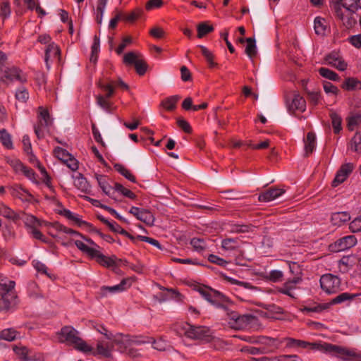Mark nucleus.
<instances>
[{
	"label": "nucleus",
	"instance_id": "1",
	"mask_svg": "<svg viewBox=\"0 0 361 361\" xmlns=\"http://www.w3.org/2000/svg\"><path fill=\"white\" fill-rule=\"evenodd\" d=\"M298 347L302 348L310 347L312 350L327 353L343 360H351L357 356L356 353L353 350L328 343H309L300 340Z\"/></svg>",
	"mask_w": 361,
	"mask_h": 361
},
{
	"label": "nucleus",
	"instance_id": "2",
	"mask_svg": "<svg viewBox=\"0 0 361 361\" xmlns=\"http://www.w3.org/2000/svg\"><path fill=\"white\" fill-rule=\"evenodd\" d=\"M217 307L224 310L225 320L228 327L234 330H243L247 328L255 318L252 314H240L238 312L230 310L224 304H218Z\"/></svg>",
	"mask_w": 361,
	"mask_h": 361
},
{
	"label": "nucleus",
	"instance_id": "3",
	"mask_svg": "<svg viewBox=\"0 0 361 361\" xmlns=\"http://www.w3.org/2000/svg\"><path fill=\"white\" fill-rule=\"evenodd\" d=\"M59 339L61 342L73 345L75 348L80 351L84 353L93 351V348L79 336V332L71 326H66L61 329L59 334Z\"/></svg>",
	"mask_w": 361,
	"mask_h": 361
},
{
	"label": "nucleus",
	"instance_id": "4",
	"mask_svg": "<svg viewBox=\"0 0 361 361\" xmlns=\"http://www.w3.org/2000/svg\"><path fill=\"white\" fill-rule=\"evenodd\" d=\"M38 122L34 126L35 133L38 139L44 137V130L52 125L53 121L47 109L42 106L38 107Z\"/></svg>",
	"mask_w": 361,
	"mask_h": 361
},
{
	"label": "nucleus",
	"instance_id": "5",
	"mask_svg": "<svg viewBox=\"0 0 361 361\" xmlns=\"http://www.w3.org/2000/svg\"><path fill=\"white\" fill-rule=\"evenodd\" d=\"M140 54L133 51H130L123 56V62L126 66L133 65L137 73L139 75H143L147 71V64L145 60L140 59Z\"/></svg>",
	"mask_w": 361,
	"mask_h": 361
},
{
	"label": "nucleus",
	"instance_id": "6",
	"mask_svg": "<svg viewBox=\"0 0 361 361\" xmlns=\"http://www.w3.org/2000/svg\"><path fill=\"white\" fill-rule=\"evenodd\" d=\"M186 337L192 340H201L210 342L212 335L208 327L202 326L190 325L189 330L186 331Z\"/></svg>",
	"mask_w": 361,
	"mask_h": 361
},
{
	"label": "nucleus",
	"instance_id": "7",
	"mask_svg": "<svg viewBox=\"0 0 361 361\" xmlns=\"http://www.w3.org/2000/svg\"><path fill=\"white\" fill-rule=\"evenodd\" d=\"M198 292L209 302L216 305L221 304L220 302H228V298L218 290L208 288L207 287H201L198 288Z\"/></svg>",
	"mask_w": 361,
	"mask_h": 361
},
{
	"label": "nucleus",
	"instance_id": "8",
	"mask_svg": "<svg viewBox=\"0 0 361 361\" xmlns=\"http://www.w3.org/2000/svg\"><path fill=\"white\" fill-rule=\"evenodd\" d=\"M340 279L331 274H324L320 279L321 288L327 293H336L340 287Z\"/></svg>",
	"mask_w": 361,
	"mask_h": 361
},
{
	"label": "nucleus",
	"instance_id": "9",
	"mask_svg": "<svg viewBox=\"0 0 361 361\" xmlns=\"http://www.w3.org/2000/svg\"><path fill=\"white\" fill-rule=\"evenodd\" d=\"M129 213L148 226H152L154 224L155 220L154 216L152 212L147 209L132 207L129 210Z\"/></svg>",
	"mask_w": 361,
	"mask_h": 361
},
{
	"label": "nucleus",
	"instance_id": "10",
	"mask_svg": "<svg viewBox=\"0 0 361 361\" xmlns=\"http://www.w3.org/2000/svg\"><path fill=\"white\" fill-rule=\"evenodd\" d=\"M356 243L357 239L354 235H347L337 240L331 247L334 252H341L353 247Z\"/></svg>",
	"mask_w": 361,
	"mask_h": 361
},
{
	"label": "nucleus",
	"instance_id": "11",
	"mask_svg": "<svg viewBox=\"0 0 361 361\" xmlns=\"http://www.w3.org/2000/svg\"><path fill=\"white\" fill-rule=\"evenodd\" d=\"M355 166L353 163H346L343 164L338 171L334 179L332 181V186L336 187L339 184L343 183L348 176L352 173Z\"/></svg>",
	"mask_w": 361,
	"mask_h": 361
},
{
	"label": "nucleus",
	"instance_id": "12",
	"mask_svg": "<svg viewBox=\"0 0 361 361\" xmlns=\"http://www.w3.org/2000/svg\"><path fill=\"white\" fill-rule=\"evenodd\" d=\"M285 192L283 188L271 187L260 193L258 200L259 202H270L281 196Z\"/></svg>",
	"mask_w": 361,
	"mask_h": 361
},
{
	"label": "nucleus",
	"instance_id": "13",
	"mask_svg": "<svg viewBox=\"0 0 361 361\" xmlns=\"http://www.w3.org/2000/svg\"><path fill=\"white\" fill-rule=\"evenodd\" d=\"M0 216L17 224L22 218L19 212H16L3 202H0Z\"/></svg>",
	"mask_w": 361,
	"mask_h": 361
},
{
	"label": "nucleus",
	"instance_id": "14",
	"mask_svg": "<svg viewBox=\"0 0 361 361\" xmlns=\"http://www.w3.org/2000/svg\"><path fill=\"white\" fill-rule=\"evenodd\" d=\"M53 59H56L58 61H61V50L54 42L50 43L45 50L44 60L48 69L50 68L49 61Z\"/></svg>",
	"mask_w": 361,
	"mask_h": 361
},
{
	"label": "nucleus",
	"instance_id": "15",
	"mask_svg": "<svg viewBox=\"0 0 361 361\" xmlns=\"http://www.w3.org/2000/svg\"><path fill=\"white\" fill-rule=\"evenodd\" d=\"M129 282V279H124L121 283L118 285L113 286H102L99 290V295L101 297H106L108 293H115L118 292H121L126 290L128 287H130V284L129 283L128 286H126L127 283Z\"/></svg>",
	"mask_w": 361,
	"mask_h": 361
},
{
	"label": "nucleus",
	"instance_id": "16",
	"mask_svg": "<svg viewBox=\"0 0 361 361\" xmlns=\"http://www.w3.org/2000/svg\"><path fill=\"white\" fill-rule=\"evenodd\" d=\"M114 350V344L112 341L104 343L99 341L97 344V350L93 351V354H98L106 358L112 357V351Z\"/></svg>",
	"mask_w": 361,
	"mask_h": 361
},
{
	"label": "nucleus",
	"instance_id": "17",
	"mask_svg": "<svg viewBox=\"0 0 361 361\" xmlns=\"http://www.w3.org/2000/svg\"><path fill=\"white\" fill-rule=\"evenodd\" d=\"M0 295V312L9 310L15 305V300L17 298L16 292L13 291Z\"/></svg>",
	"mask_w": 361,
	"mask_h": 361
},
{
	"label": "nucleus",
	"instance_id": "18",
	"mask_svg": "<svg viewBox=\"0 0 361 361\" xmlns=\"http://www.w3.org/2000/svg\"><path fill=\"white\" fill-rule=\"evenodd\" d=\"M240 244L238 238H226L221 241V247L226 251H235L243 256L244 251L240 249Z\"/></svg>",
	"mask_w": 361,
	"mask_h": 361
},
{
	"label": "nucleus",
	"instance_id": "19",
	"mask_svg": "<svg viewBox=\"0 0 361 361\" xmlns=\"http://www.w3.org/2000/svg\"><path fill=\"white\" fill-rule=\"evenodd\" d=\"M8 190L13 197L18 198L23 202H30L32 197V195L30 192L19 185L11 186Z\"/></svg>",
	"mask_w": 361,
	"mask_h": 361
},
{
	"label": "nucleus",
	"instance_id": "20",
	"mask_svg": "<svg viewBox=\"0 0 361 361\" xmlns=\"http://www.w3.org/2000/svg\"><path fill=\"white\" fill-rule=\"evenodd\" d=\"M326 62L339 71H344L347 68V63L335 53H331L325 57Z\"/></svg>",
	"mask_w": 361,
	"mask_h": 361
},
{
	"label": "nucleus",
	"instance_id": "21",
	"mask_svg": "<svg viewBox=\"0 0 361 361\" xmlns=\"http://www.w3.org/2000/svg\"><path fill=\"white\" fill-rule=\"evenodd\" d=\"M114 345L118 346V350L121 353H126L128 348H130L129 345V335H118V336H113V339L111 340Z\"/></svg>",
	"mask_w": 361,
	"mask_h": 361
},
{
	"label": "nucleus",
	"instance_id": "22",
	"mask_svg": "<svg viewBox=\"0 0 361 361\" xmlns=\"http://www.w3.org/2000/svg\"><path fill=\"white\" fill-rule=\"evenodd\" d=\"M96 178L97 180L98 184L99 187L102 188V191L109 197L114 200H116L114 196L116 190H114V187H111L108 182L106 181V178L104 176L97 175Z\"/></svg>",
	"mask_w": 361,
	"mask_h": 361
},
{
	"label": "nucleus",
	"instance_id": "23",
	"mask_svg": "<svg viewBox=\"0 0 361 361\" xmlns=\"http://www.w3.org/2000/svg\"><path fill=\"white\" fill-rule=\"evenodd\" d=\"M305 106L306 102L304 98L301 97L298 93L295 92L293 94V98L292 99V102L288 105L289 110L293 111L296 110L304 111L305 110Z\"/></svg>",
	"mask_w": 361,
	"mask_h": 361
},
{
	"label": "nucleus",
	"instance_id": "24",
	"mask_svg": "<svg viewBox=\"0 0 361 361\" xmlns=\"http://www.w3.org/2000/svg\"><path fill=\"white\" fill-rule=\"evenodd\" d=\"M15 286L16 283L14 281L0 275V295L16 291Z\"/></svg>",
	"mask_w": 361,
	"mask_h": 361
},
{
	"label": "nucleus",
	"instance_id": "25",
	"mask_svg": "<svg viewBox=\"0 0 361 361\" xmlns=\"http://www.w3.org/2000/svg\"><path fill=\"white\" fill-rule=\"evenodd\" d=\"M20 213L22 218L20 220H23L25 226L30 229L35 228L40 225L39 220L33 215L26 214L23 211H19Z\"/></svg>",
	"mask_w": 361,
	"mask_h": 361
},
{
	"label": "nucleus",
	"instance_id": "26",
	"mask_svg": "<svg viewBox=\"0 0 361 361\" xmlns=\"http://www.w3.org/2000/svg\"><path fill=\"white\" fill-rule=\"evenodd\" d=\"M316 147V135L313 132H309L305 140V155L307 157L312 153Z\"/></svg>",
	"mask_w": 361,
	"mask_h": 361
},
{
	"label": "nucleus",
	"instance_id": "27",
	"mask_svg": "<svg viewBox=\"0 0 361 361\" xmlns=\"http://www.w3.org/2000/svg\"><path fill=\"white\" fill-rule=\"evenodd\" d=\"M4 75L10 80L16 79L21 82L26 81L25 78L21 75V71L16 67L6 68L4 71Z\"/></svg>",
	"mask_w": 361,
	"mask_h": 361
},
{
	"label": "nucleus",
	"instance_id": "28",
	"mask_svg": "<svg viewBox=\"0 0 361 361\" xmlns=\"http://www.w3.org/2000/svg\"><path fill=\"white\" fill-rule=\"evenodd\" d=\"M20 336V333L13 328L5 329L0 331V340L9 342L15 341Z\"/></svg>",
	"mask_w": 361,
	"mask_h": 361
},
{
	"label": "nucleus",
	"instance_id": "29",
	"mask_svg": "<svg viewBox=\"0 0 361 361\" xmlns=\"http://www.w3.org/2000/svg\"><path fill=\"white\" fill-rule=\"evenodd\" d=\"M342 88L348 91L361 90V81L355 78H348L342 84Z\"/></svg>",
	"mask_w": 361,
	"mask_h": 361
},
{
	"label": "nucleus",
	"instance_id": "30",
	"mask_svg": "<svg viewBox=\"0 0 361 361\" xmlns=\"http://www.w3.org/2000/svg\"><path fill=\"white\" fill-rule=\"evenodd\" d=\"M180 99L178 95L166 97L161 101V106L167 111H173L176 108V104Z\"/></svg>",
	"mask_w": 361,
	"mask_h": 361
},
{
	"label": "nucleus",
	"instance_id": "31",
	"mask_svg": "<svg viewBox=\"0 0 361 361\" xmlns=\"http://www.w3.org/2000/svg\"><path fill=\"white\" fill-rule=\"evenodd\" d=\"M350 219V216L348 212H336L332 214L331 221L334 225L341 226L343 223L347 222Z\"/></svg>",
	"mask_w": 361,
	"mask_h": 361
},
{
	"label": "nucleus",
	"instance_id": "32",
	"mask_svg": "<svg viewBox=\"0 0 361 361\" xmlns=\"http://www.w3.org/2000/svg\"><path fill=\"white\" fill-rule=\"evenodd\" d=\"M15 169L18 171H21L27 178L35 182V173L33 169L23 165L21 162L17 161Z\"/></svg>",
	"mask_w": 361,
	"mask_h": 361
},
{
	"label": "nucleus",
	"instance_id": "33",
	"mask_svg": "<svg viewBox=\"0 0 361 361\" xmlns=\"http://www.w3.org/2000/svg\"><path fill=\"white\" fill-rule=\"evenodd\" d=\"M143 14V10L141 8H136L128 14L123 13V20L127 23H133Z\"/></svg>",
	"mask_w": 361,
	"mask_h": 361
},
{
	"label": "nucleus",
	"instance_id": "34",
	"mask_svg": "<svg viewBox=\"0 0 361 361\" xmlns=\"http://www.w3.org/2000/svg\"><path fill=\"white\" fill-rule=\"evenodd\" d=\"M329 116H330V118L331 120V123H332L334 133H336V134L339 133L340 131L342 130V126H341L342 118H341V117L333 110L330 111Z\"/></svg>",
	"mask_w": 361,
	"mask_h": 361
},
{
	"label": "nucleus",
	"instance_id": "35",
	"mask_svg": "<svg viewBox=\"0 0 361 361\" xmlns=\"http://www.w3.org/2000/svg\"><path fill=\"white\" fill-rule=\"evenodd\" d=\"M94 258L96 259L97 262L106 267H111L115 265V261L111 258L108 257L103 254H102L99 250H97V254L94 255Z\"/></svg>",
	"mask_w": 361,
	"mask_h": 361
},
{
	"label": "nucleus",
	"instance_id": "36",
	"mask_svg": "<svg viewBox=\"0 0 361 361\" xmlns=\"http://www.w3.org/2000/svg\"><path fill=\"white\" fill-rule=\"evenodd\" d=\"M314 30L317 35H324L327 29L326 20L321 17L314 19Z\"/></svg>",
	"mask_w": 361,
	"mask_h": 361
},
{
	"label": "nucleus",
	"instance_id": "37",
	"mask_svg": "<svg viewBox=\"0 0 361 361\" xmlns=\"http://www.w3.org/2000/svg\"><path fill=\"white\" fill-rule=\"evenodd\" d=\"M349 148L353 152L361 154V133H356L352 137Z\"/></svg>",
	"mask_w": 361,
	"mask_h": 361
},
{
	"label": "nucleus",
	"instance_id": "38",
	"mask_svg": "<svg viewBox=\"0 0 361 361\" xmlns=\"http://www.w3.org/2000/svg\"><path fill=\"white\" fill-rule=\"evenodd\" d=\"M74 243L80 251L87 254L91 258H94V255L97 254V249L87 246L81 240H75Z\"/></svg>",
	"mask_w": 361,
	"mask_h": 361
},
{
	"label": "nucleus",
	"instance_id": "39",
	"mask_svg": "<svg viewBox=\"0 0 361 361\" xmlns=\"http://www.w3.org/2000/svg\"><path fill=\"white\" fill-rule=\"evenodd\" d=\"M74 185L78 189L84 192H87L90 189L87 180L81 174H79V176L75 177L74 180Z\"/></svg>",
	"mask_w": 361,
	"mask_h": 361
},
{
	"label": "nucleus",
	"instance_id": "40",
	"mask_svg": "<svg viewBox=\"0 0 361 361\" xmlns=\"http://www.w3.org/2000/svg\"><path fill=\"white\" fill-rule=\"evenodd\" d=\"M202 54L204 56L209 68H214L217 66V63L214 62V56L213 54L205 47L202 45L199 46Z\"/></svg>",
	"mask_w": 361,
	"mask_h": 361
},
{
	"label": "nucleus",
	"instance_id": "41",
	"mask_svg": "<svg viewBox=\"0 0 361 361\" xmlns=\"http://www.w3.org/2000/svg\"><path fill=\"white\" fill-rule=\"evenodd\" d=\"M0 141L3 146L6 148L8 149L13 148L11 136L6 129H2L0 130Z\"/></svg>",
	"mask_w": 361,
	"mask_h": 361
},
{
	"label": "nucleus",
	"instance_id": "42",
	"mask_svg": "<svg viewBox=\"0 0 361 361\" xmlns=\"http://www.w3.org/2000/svg\"><path fill=\"white\" fill-rule=\"evenodd\" d=\"M114 169L122 176H123L126 179L128 180L135 183L136 178L131 173V172L123 165L121 164H116L114 165Z\"/></svg>",
	"mask_w": 361,
	"mask_h": 361
},
{
	"label": "nucleus",
	"instance_id": "43",
	"mask_svg": "<svg viewBox=\"0 0 361 361\" xmlns=\"http://www.w3.org/2000/svg\"><path fill=\"white\" fill-rule=\"evenodd\" d=\"M245 41L247 42L245 53L250 59H252L257 54L255 39L248 37Z\"/></svg>",
	"mask_w": 361,
	"mask_h": 361
},
{
	"label": "nucleus",
	"instance_id": "44",
	"mask_svg": "<svg viewBox=\"0 0 361 361\" xmlns=\"http://www.w3.org/2000/svg\"><path fill=\"white\" fill-rule=\"evenodd\" d=\"M116 81H111L107 84L103 83L102 81H99L98 86L100 89L106 92V97L111 98L114 93Z\"/></svg>",
	"mask_w": 361,
	"mask_h": 361
},
{
	"label": "nucleus",
	"instance_id": "45",
	"mask_svg": "<svg viewBox=\"0 0 361 361\" xmlns=\"http://www.w3.org/2000/svg\"><path fill=\"white\" fill-rule=\"evenodd\" d=\"M357 294H351L349 293H343L331 300L330 305H335L343 302L346 300H353L357 297Z\"/></svg>",
	"mask_w": 361,
	"mask_h": 361
},
{
	"label": "nucleus",
	"instance_id": "46",
	"mask_svg": "<svg viewBox=\"0 0 361 361\" xmlns=\"http://www.w3.org/2000/svg\"><path fill=\"white\" fill-rule=\"evenodd\" d=\"M319 73L324 78H326V79H329V80H333V81H337L339 80V76L338 75L329 69V68H320L319 69Z\"/></svg>",
	"mask_w": 361,
	"mask_h": 361
},
{
	"label": "nucleus",
	"instance_id": "47",
	"mask_svg": "<svg viewBox=\"0 0 361 361\" xmlns=\"http://www.w3.org/2000/svg\"><path fill=\"white\" fill-rule=\"evenodd\" d=\"M213 30L214 27L212 25H209L206 23H201L197 25V37L202 38Z\"/></svg>",
	"mask_w": 361,
	"mask_h": 361
},
{
	"label": "nucleus",
	"instance_id": "48",
	"mask_svg": "<svg viewBox=\"0 0 361 361\" xmlns=\"http://www.w3.org/2000/svg\"><path fill=\"white\" fill-rule=\"evenodd\" d=\"M190 324L187 322H179L174 324L171 329L176 333L177 335L181 336L184 334L186 336V331L189 330Z\"/></svg>",
	"mask_w": 361,
	"mask_h": 361
},
{
	"label": "nucleus",
	"instance_id": "49",
	"mask_svg": "<svg viewBox=\"0 0 361 361\" xmlns=\"http://www.w3.org/2000/svg\"><path fill=\"white\" fill-rule=\"evenodd\" d=\"M307 93V99L308 102L314 106L317 105L321 99L320 92L317 91H310L305 88Z\"/></svg>",
	"mask_w": 361,
	"mask_h": 361
},
{
	"label": "nucleus",
	"instance_id": "50",
	"mask_svg": "<svg viewBox=\"0 0 361 361\" xmlns=\"http://www.w3.org/2000/svg\"><path fill=\"white\" fill-rule=\"evenodd\" d=\"M114 190L116 192H118L125 197H127L131 200H135L136 198V195L134 192L123 187L121 183H116L114 184Z\"/></svg>",
	"mask_w": 361,
	"mask_h": 361
},
{
	"label": "nucleus",
	"instance_id": "51",
	"mask_svg": "<svg viewBox=\"0 0 361 361\" xmlns=\"http://www.w3.org/2000/svg\"><path fill=\"white\" fill-rule=\"evenodd\" d=\"M347 11L355 12L357 9L358 0H336Z\"/></svg>",
	"mask_w": 361,
	"mask_h": 361
},
{
	"label": "nucleus",
	"instance_id": "52",
	"mask_svg": "<svg viewBox=\"0 0 361 361\" xmlns=\"http://www.w3.org/2000/svg\"><path fill=\"white\" fill-rule=\"evenodd\" d=\"M2 235L5 240L8 241L15 238L16 233L12 226L6 224L1 228Z\"/></svg>",
	"mask_w": 361,
	"mask_h": 361
},
{
	"label": "nucleus",
	"instance_id": "53",
	"mask_svg": "<svg viewBox=\"0 0 361 361\" xmlns=\"http://www.w3.org/2000/svg\"><path fill=\"white\" fill-rule=\"evenodd\" d=\"M54 153L55 156L63 163L68 161L67 159H70V157L72 155L66 149L60 147H56L54 150Z\"/></svg>",
	"mask_w": 361,
	"mask_h": 361
},
{
	"label": "nucleus",
	"instance_id": "54",
	"mask_svg": "<svg viewBox=\"0 0 361 361\" xmlns=\"http://www.w3.org/2000/svg\"><path fill=\"white\" fill-rule=\"evenodd\" d=\"M108 99L106 96L99 94L97 96V103L101 108L110 112L111 111V104Z\"/></svg>",
	"mask_w": 361,
	"mask_h": 361
},
{
	"label": "nucleus",
	"instance_id": "55",
	"mask_svg": "<svg viewBox=\"0 0 361 361\" xmlns=\"http://www.w3.org/2000/svg\"><path fill=\"white\" fill-rule=\"evenodd\" d=\"M11 14V7L8 1H4L0 4V17L3 19L8 18Z\"/></svg>",
	"mask_w": 361,
	"mask_h": 361
},
{
	"label": "nucleus",
	"instance_id": "56",
	"mask_svg": "<svg viewBox=\"0 0 361 361\" xmlns=\"http://www.w3.org/2000/svg\"><path fill=\"white\" fill-rule=\"evenodd\" d=\"M361 123V116L356 114L348 118V128L349 130H353L355 127Z\"/></svg>",
	"mask_w": 361,
	"mask_h": 361
},
{
	"label": "nucleus",
	"instance_id": "57",
	"mask_svg": "<svg viewBox=\"0 0 361 361\" xmlns=\"http://www.w3.org/2000/svg\"><path fill=\"white\" fill-rule=\"evenodd\" d=\"M208 260L209 262L217 264L220 267H225L231 262H228L223 258L219 257L217 255L211 254L208 256Z\"/></svg>",
	"mask_w": 361,
	"mask_h": 361
},
{
	"label": "nucleus",
	"instance_id": "58",
	"mask_svg": "<svg viewBox=\"0 0 361 361\" xmlns=\"http://www.w3.org/2000/svg\"><path fill=\"white\" fill-rule=\"evenodd\" d=\"M13 350L17 355L20 356L21 359H23L24 361L30 357L28 356V349L25 346L13 345Z\"/></svg>",
	"mask_w": 361,
	"mask_h": 361
},
{
	"label": "nucleus",
	"instance_id": "59",
	"mask_svg": "<svg viewBox=\"0 0 361 361\" xmlns=\"http://www.w3.org/2000/svg\"><path fill=\"white\" fill-rule=\"evenodd\" d=\"M190 245L196 251H201L205 248V243L203 239L193 238L190 240Z\"/></svg>",
	"mask_w": 361,
	"mask_h": 361
},
{
	"label": "nucleus",
	"instance_id": "60",
	"mask_svg": "<svg viewBox=\"0 0 361 361\" xmlns=\"http://www.w3.org/2000/svg\"><path fill=\"white\" fill-rule=\"evenodd\" d=\"M15 97L19 102H26L29 98V93L25 88H21L16 91Z\"/></svg>",
	"mask_w": 361,
	"mask_h": 361
},
{
	"label": "nucleus",
	"instance_id": "61",
	"mask_svg": "<svg viewBox=\"0 0 361 361\" xmlns=\"http://www.w3.org/2000/svg\"><path fill=\"white\" fill-rule=\"evenodd\" d=\"M323 88L325 92L327 94L331 93L336 95L339 92V90L338 89V87L334 85L330 82H324Z\"/></svg>",
	"mask_w": 361,
	"mask_h": 361
},
{
	"label": "nucleus",
	"instance_id": "62",
	"mask_svg": "<svg viewBox=\"0 0 361 361\" xmlns=\"http://www.w3.org/2000/svg\"><path fill=\"white\" fill-rule=\"evenodd\" d=\"M164 4V1L162 0H149L145 5V8L147 11L152 10L153 8H159L161 7Z\"/></svg>",
	"mask_w": 361,
	"mask_h": 361
},
{
	"label": "nucleus",
	"instance_id": "63",
	"mask_svg": "<svg viewBox=\"0 0 361 361\" xmlns=\"http://www.w3.org/2000/svg\"><path fill=\"white\" fill-rule=\"evenodd\" d=\"M177 124L185 133H190L192 132V128L189 123L185 119L181 118H178Z\"/></svg>",
	"mask_w": 361,
	"mask_h": 361
},
{
	"label": "nucleus",
	"instance_id": "64",
	"mask_svg": "<svg viewBox=\"0 0 361 361\" xmlns=\"http://www.w3.org/2000/svg\"><path fill=\"white\" fill-rule=\"evenodd\" d=\"M164 31L162 28L159 27H154L149 31V35L157 39H161L164 37Z\"/></svg>",
	"mask_w": 361,
	"mask_h": 361
}]
</instances>
